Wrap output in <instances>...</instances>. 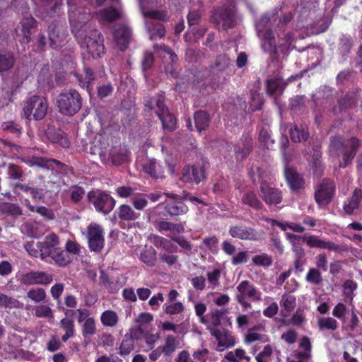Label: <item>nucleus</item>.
Masks as SVG:
<instances>
[{"mask_svg":"<svg viewBox=\"0 0 362 362\" xmlns=\"http://www.w3.org/2000/svg\"><path fill=\"white\" fill-rule=\"evenodd\" d=\"M83 14L76 19H69L71 33L81 47L86 49L93 58L100 57L105 53L104 37L96 29H91L86 21H82Z\"/></svg>","mask_w":362,"mask_h":362,"instance_id":"1","label":"nucleus"},{"mask_svg":"<svg viewBox=\"0 0 362 362\" xmlns=\"http://www.w3.org/2000/svg\"><path fill=\"white\" fill-rule=\"evenodd\" d=\"M56 103L62 115L74 116L81 109L83 98L76 90L71 89L59 94Z\"/></svg>","mask_w":362,"mask_h":362,"instance_id":"2","label":"nucleus"},{"mask_svg":"<svg viewBox=\"0 0 362 362\" xmlns=\"http://www.w3.org/2000/svg\"><path fill=\"white\" fill-rule=\"evenodd\" d=\"M48 109L47 100L40 95H33L24 103L23 112L28 120L39 121L45 118Z\"/></svg>","mask_w":362,"mask_h":362,"instance_id":"3","label":"nucleus"},{"mask_svg":"<svg viewBox=\"0 0 362 362\" xmlns=\"http://www.w3.org/2000/svg\"><path fill=\"white\" fill-rule=\"evenodd\" d=\"M144 16L149 19L146 21V25L151 40L161 38L165 35L163 25L157 20L167 21L168 13L164 11L151 10L144 13Z\"/></svg>","mask_w":362,"mask_h":362,"instance_id":"4","label":"nucleus"},{"mask_svg":"<svg viewBox=\"0 0 362 362\" xmlns=\"http://www.w3.org/2000/svg\"><path fill=\"white\" fill-rule=\"evenodd\" d=\"M87 199L93 204L98 212L108 214L115 206V200L107 192L100 190H91L87 194Z\"/></svg>","mask_w":362,"mask_h":362,"instance_id":"5","label":"nucleus"},{"mask_svg":"<svg viewBox=\"0 0 362 362\" xmlns=\"http://www.w3.org/2000/svg\"><path fill=\"white\" fill-rule=\"evenodd\" d=\"M38 23L32 16H24L15 28L18 41L21 44H28L32 35L36 32Z\"/></svg>","mask_w":362,"mask_h":362,"instance_id":"6","label":"nucleus"},{"mask_svg":"<svg viewBox=\"0 0 362 362\" xmlns=\"http://www.w3.org/2000/svg\"><path fill=\"white\" fill-rule=\"evenodd\" d=\"M163 194L172 199L165 204L164 210L168 216L177 220V217L183 216L189 211L188 206L184 203L180 194L173 192H164Z\"/></svg>","mask_w":362,"mask_h":362,"instance_id":"7","label":"nucleus"},{"mask_svg":"<svg viewBox=\"0 0 362 362\" xmlns=\"http://www.w3.org/2000/svg\"><path fill=\"white\" fill-rule=\"evenodd\" d=\"M335 185L331 180H323L315 192V199L320 206H327L334 196Z\"/></svg>","mask_w":362,"mask_h":362,"instance_id":"8","label":"nucleus"},{"mask_svg":"<svg viewBox=\"0 0 362 362\" xmlns=\"http://www.w3.org/2000/svg\"><path fill=\"white\" fill-rule=\"evenodd\" d=\"M302 240L306 242L307 245L310 247H317L320 249H327L329 251L336 252H348L349 248L346 244L337 245L331 241H325L319 239L316 235H310L307 237L305 235L302 237Z\"/></svg>","mask_w":362,"mask_h":362,"instance_id":"9","label":"nucleus"},{"mask_svg":"<svg viewBox=\"0 0 362 362\" xmlns=\"http://www.w3.org/2000/svg\"><path fill=\"white\" fill-rule=\"evenodd\" d=\"M88 246L91 251L100 252L104 247L105 239L102 227L96 223L88 227Z\"/></svg>","mask_w":362,"mask_h":362,"instance_id":"10","label":"nucleus"},{"mask_svg":"<svg viewBox=\"0 0 362 362\" xmlns=\"http://www.w3.org/2000/svg\"><path fill=\"white\" fill-rule=\"evenodd\" d=\"M13 190L18 195L20 194L19 191L30 194L35 202L44 201L46 194L43 188L36 186L34 182H16L13 185Z\"/></svg>","mask_w":362,"mask_h":362,"instance_id":"11","label":"nucleus"},{"mask_svg":"<svg viewBox=\"0 0 362 362\" xmlns=\"http://www.w3.org/2000/svg\"><path fill=\"white\" fill-rule=\"evenodd\" d=\"M49 35V47L58 49L62 47L67 37L66 30L57 23H52L47 28Z\"/></svg>","mask_w":362,"mask_h":362,"instance_id":"12","label":"nucleus"},{"mask_svg":"<svg viewBox=\"0 0 362 362\" xmlns=\"http://www.w3.org/2000/svg\"><path fill=\"white\" fill-rule=\"evenodd\" d=\"M230 64L231 60L226 54L218 55L214 64L210 66L211 79L218 83H223L226 81V77L218 74L226 71Z\"/></svg>","mask_w":362,"mask_h":362,"instance_id":"13","label":"nucleus"},{"mask_svg":"<svg viewBox=\"0 0 362 362\" xmlns=\"http://www.w3.org/2000/svg\"><path fill=\"white\" fill-rule=\"evenodd\" d=\"M211 18L216 24L223 22V27L225 30L233 28L235 22L234 11L230 8H218L214 11Z\"/></svg>","mask_w":362,"mask_h":362,"instance_id":"14","label":"nucleus"},{"mask_svg":"<svg viewBox=\"0 0 362 362\" xmlns=\"http://www.w3.org/2000/svg\"><path fill=\"white\" fill-rule=\"evenodd\" d=\"M361 145V141L358 138L355 136L351 137L348 141L346 147L342 150V158L339 166L344 168L350 165Z\"/></svg>","mask_w":362,"mask_h":362,"instance_id":"15","label":"nucleus"},{"mask_svg":"<svg viewBox=\"0 0 362 362\" xmlns=\"http://www.w3.org/2000/svg\"><path fill=\"white\" fill-rule=\"evenodd\" d=\"M361 90L357 88L356 90L349 91L346 95L338 100L337 105L332 107L334 115H338L344 111L352 109L356 106Z\"/></svg>","mask_w":362,"mask_h":362,"instance_id":"16","label":"nucleus"},{"mask_svg":"<svg viewBox=\"0 0 362 362\" xmlns=\"http://www.w3.org/2000/svg\"><path fill=\"white\" fill-rule=\"evenodd\" d=\"M21 281L24 285H47L53 281V276L42 271H31L24 274Z\"/></svg>","mask_w":362,"mask_h":362,"instance_id":"17","label":"nucleus"},{"mask_svg":"<svg viewBox=\"0 0 362 362\" xmlns=\"http://www.w3.org/2000/svg\"><path fill=\"white\" fill-rule=\"evenodd\" d=\"M259 192L261 198L268 205H276L282 201L281 192L269 186L265 181H261Z\"/></svg>","mask_w":362,"mask_h":362,"instance_id":"18","label":"nucleus"},{"mask_svg":"<svg viewBox=\"0 0 362 362\" xmlns=\"http://www.w3.org/2000/svg\"><path fill=\"white\" fill-rule=\"evenodd\" d=\"M284 175L291 190L297 191L304 188L305 180L303 175L297 172L296 168L286 165L284 168Z\"/></svg>","mask_w":362,"mask_h":362,"instance_id":"19","label":"nucleus"},{"mask_svg":"<svg viewBox=\"0 0 362 362\" xmlns=\"http://www.w3.org/2000/svg\"><path fill=\"white\" fill-rule=\"evenodd\" d=\"M228 232L234 238L248 240H255L257 239L255 230L243 224L230 226Z\"/></svg>","mask_w":362,"mask_h":362,"instance_id":"20","label":"nucleus"},{"mask_svg":"<svg viewBox=\"0 0 362 362\" xmlns=\"http://www.w3.org/2000/svg\"><path fill=\"white\" fill-rule=\"evenodd\" d=\"M132 32L129 28L122 25L114 31V39L121 51H124L129 46Z\"/></svg>","mask_w":362,"mask_h":362,"instance_id":"21","label":"nucleus"},{"mask_svg":"<svg viewBox=\"0 0 362 362\" xmlns=\"http://www.w3.org/2000/svg\"><path fill=\"white\" fill-rule=\"evenodd\" d=\"M239 292L236 296V298L243 296V298L247 297L252 298L253 300H260L261 296L255 286L250 284L247 280L243 281L237 287Z\"/></svg>","mask_w":362,"mask_h":362,"instance_id":"22","label":"nucleus"},{"mask_svg":"<svg viewBox=\"0 0 362 362\" xmlns=\"http://www.w3.org/2000/svg\"><path fill=\"white\" fill-rule=\"evenodd\" d=\"M210 333L212 336L215 337L218 340V345L228 348L233 346L235 344V338L230 334L228 330L224 329L223 332L219 329H212L209 327Z\"/></svg>","mask_w":362,"mask_h":362,"instance_id":"23","label":"nucleus"},{"mask_svg":"<svg viewBox=\"0 0 362 362\" xmlns=\"http://www.w3.org/2000/svg\"><path fill=\"white\" fill-rule=\"evenodd\" d=\"M14 52L7 49H0V73L11 70L16 63Z\"/></svg>","mask_w":362,"mask_h":362,"instance_id":"24","label":"nucleus"},{"mask_svg":"<svg viewBox=\"0 0 362 362\" xmlns=\"http://www.w3.org/2000/svg\"><path fill=\"white\" fill-rule=\"evenodd\" d=\"M45 134L47 138L52 143L59 144L64 146L68 145L66 139L63 137L64 132L59 127L48 124Z\"/></svg>","mask_w":362,"mask_h":362,"instance_id":"25","label":"nucleus"},{"mask_svg":"<svg viewBox=\"0 0 362 362\" xmlns=\"http://www.w3.org/2000/svg\"><path fill=\"white\" fill-rule=\"evenodd\" d=\"M289 132L290 137L294 143L306 141L310 136V133L306 126H298L296 124H291Z\"/></svg>","mask_w":362,"mask_h":362,"instance_id":"26","label":"nucleus"},{"mask_svg":"<svg viewBox=\"0 0 362 362\" xmlns=\"http://www.w3.org/2000/svg\"><path fill=\"white\" fill-rule=\"evenodd\" d=\"M286 86L287 82L280 77L269 78L266 81L267 93L269 95L275 93L281 95Z\"/></svg>","mask_w":362,"mask_h":362,"instance_id":"27","label":"nucleus"},{"mask_svg":"<svg viewBox=\"0 0 362 362\" xmlns=\"http://www.w3.org/2000/svg\"><path fill=\"white\" fill-rule=\"evenodd\" d=\"M259 37H262V47L265 52H273L274 54L277 52L275 37L272 29H267L261 33Z\"/></svg>","mask_w":362,"mask_h":362,"instance_id":"28","label":"nucleus"},{"mask_svg":"<svg viewBox=\"0 0 362 362\" xmlns=\"http://www.w3.org/2000/svg\"><path fill=\"white\" fill-rule=\"evenodd\" d=\"M117 214L119 219L123 221L132 222L139 218L140 213L134 210L127 204H122L117 210Z\"/></svg>","mask_w":362,"mask_h":362,"instance_id":"29","label":"nucleus"},{"mask_svg":"<svg viewBox=\"0 0 362 362\" xmlns=\"http://www.w3.org/2000/svg\"><path fill=\"white\" fill-rule=\"evenodd\" d=\"M252 150V139L246 136L242 139V146L237 145L234 148L237 159L243 160L246 158Z\"/></svg>","mask_w":362,"mask_h":362,"instance_id":"30","label":"nucleus"},{"mask_svg":"<svg viewBox=\"0 0 362 362\" xmlns=\"http://www.w3.org/2000/svg\"><path fill=\"white\" fill-rule=\"evenodd\" d=\"M144 171L152 177L158 179L165 177L164 167L156 163L155 159H150L144 165Z\"/></svg>","mask_w":362,"mask_h":362,"instance_id":"31","label":"nucleus"},{"mask_svg":"<svg viewBox=\"0 0 362 362\" xmlns=\"http://www.w3.org/2000/svg\"><path fill=\"white\" fill-rule=\"evenodd\" d=\"M205 169L202 165H194L192 170V177L189 175V171L187 173H183L182 180L194 182L199 184L202 180L205 179Z\"/></svg>","mask_w":362,"mask_h":362,"instance_id":"32","label":"nucleus"},{"mask_svg":"<svg viewBox=\"0 0 362 362\" xmlns=\"http://www.w3.org/2000/svg\"><path fill=\"white\" fill-rule=\"evenodd\" d=\"M139 259L148 267H152L157 261V252L152 246L146 245L140 252Z\"/></svg>","mask_w":362,"mask_h":362,"instance_id":"33","label":"nucleus"},{"mask_svg":"<svg viewBox=\"0 0 362 362\" xmlns=\"http://www.w3.org/2000/svg\"><path fill=\"white\" fill-rule=\"evenodd\" d=\"M241 202L243 204L247 205L256 211L261 210L263 207L262 203L254 191L245 192L242 196Z\"/></svg>","mask_w":362,"mask_h":362,"instance_id":"34","label":"nucleus"},{"mask_svg":"<svg viewBox=\"0 0 362 362\" xmlns=\"http://www.w3.org/2000/svg\"><path fill=\"white\" fill-rule=\"evenodd\" d=\"M195 127L199 132L206 130L211 122L209 113L204 110H199L195 112L194 115Z\"/></svg>","mask_w":362,"mask_h":362,"instance_id":"35","label":"nucleus"},{"mask_svg":"<svg viewBox=\"0 0 362 362\" xmlns=\"http://www.w3.org/2000/svg\"><path fill=\"white\" fill-rule=\"evenodd\" d=\"M25 163L30 166L37 165L41 168H49L52 163H55L59 168H66L65 164L55 159H45L40 157H33L32 159L25 160Z\"/></svg>","mask_w":362,"mask_h":362,"instance_id":"36","label":"nucleus"},{"mask_svg":"<svg viewBox=\"0 0 362 362\" xmlns=\"http://www.w3.org/2000/svg\"><path fill=\"white\" fill-rule=\"evenodd\" d=\"M25 163L30 166L37 165L41 168H49L52 163H55L59 168H66L65 164L55 159H45L40 157H33L32 159L25 160Z\"/></svg>","mask_w":362,"mask_h":362,"instance_id":"37","label":"nucleus"},{"mask_svg":"<svg viewBox=\"0 0 362 362\" xmlns=\"http://www.w3.org/2000/svg\"><path fill=\"white\" fill-rule=\"evenodd\" d=\"M0 212L3 214L11 216L14 218L23 215V209L18 204L2 202L0 204Z\"/></svg>","mask_w":362,"mask_h":362,"instance_id":"38","label":"nucleus"},{"mask_svg":"<svg viewBox=\"0 0 362 362\" xmlns=\"http://www.w3.org/2000/svg\"><path fill=\"white\" fill-rule=\"evenodd\" d=\"M346 144L344 142V139L341 136H334L330 138V142L329 146V152L332 155H334L339 157L342 150L346 147Z\"/></svg>","mask_w":362,"mask_h":362,"instance_id":"39","label":"nucleus"},{"mask_svg":"<svg viewBox=\"0 0 362 362\" xmlns=\"http://www.w3.org/2000/svg\"><path fill=\"white\" fill-rule=\"evenodd\" d=\"M164 131L173 132L177 129V119L170 112L158 116Z\"/></svg>","mask_w":362,"mask_h":362,"instance_id":"40","label":"nucleus"},{"mask_svg":"<svg viewBox=\"0 0 362 362\" xmlns=\"http://www.w3.org/2000/svg\"><path fill=\"white\" fill-rule=\"evenodd\" d=\"M59 243V237L55 233H51L45 237V240L42 242H38L37 247L40 252L41 250H49L58 247Z\"/></svg>","mask_w":362,"mask_h":362,"instance_id":"41","label":"nucleus"},{"mask_svg":"<svg viewBox=\"0 0 362 362\" xmlns=\"http://www.w3.org/2000/svg\"><path fill=\"white\" fill-rule=\"evenodd\" d=\"M317 326L320 331H334L338 327V322L331 317H321L317 320Z\"/></svg>","mask_w":362,"mask_h":362,"instance_id":"42","label":"nucleus"},{"mask_svg":"<svg viewBox=\"0 0 362 362\" xmlns=\"http://www.w3.org/2000/svg\"><path fill=\"white\" fill-rule=\"evenodd\" d=\"M0 307L9 309L21 308L23 307V303L6 294L0 293Z\"/></svg>","mask_w":362,"mask_h":362,"instance_id":"43","label":"nucleus"},{"mask_svg":"<svg viewBox=\"0 0 362 362\" xmlns=\"http://www.w3.org/2000/svg\"><path fill=\"white\" fill-rule=\"evenodd\" d=\"M353 46V40L350 36L343 35L339 42L338 51L342 57H346Z\"/></svg>","mask_w":362,"mask_h":362,"instance_id":"44","label":"nucleus"},{"mask_svg":"<svg viewBox=\"0 0 362 362\" xmlns=\"http://www.w3.org/2000/svg\"><path fill=\"white\" fill-rule=\"evenodd\" d=\"M121 123L122 127L125 129L130 127L136 119L134 110L132 109H124L121 110Z\"/></svg>","mask_w":362,"mask_h":362,"instance_id":"45","label":"nucleus"},{"mask_svg":"<svg viewBox=\"0 0 362 362\" xmlns=\"http://www.w3.org/2000/svg\"><path fill=\"white\" fill-rule=\"evenodd\" d=\"M178 341L173 335H168L165 340V345L161 349L165 356H170L176 349Z\"/></svg>","mask_w":362,"mask_h":362,"instance_id":"46","label":"nucleus"},{"mask_svg":"<svg viewBox=\"0 0 362 362\" xmlns=\"http://www.w3.org/2000/svg\"><path fill=\"white\" fill-rule=\"evenodd\" d=\"M100 18L107 22H114L120 18L119 11L113 7L104 8L100 12Z\"/></svg>","mask_w":362,"mask_h":362,"instance_id":"47","label":"nucleus"},{"mask_svg":"<svg viewBox=\"0 0 362 362\" xmlns=\"http://www.w3.org/2000/svg\"><path fill=\"white\" fill-rule=\"evenodd\" d=\"M251 102L250 107L251 112H254L257 110H261L264 105L263 96L255 90H251Z\"/></svg>","mask_w":362,"mask_h":362,"instance_id":"48","label":"nucleus"},{"mask_svg":"<svg viewBox=\"0 0 362 362\" xmlns=\"http://www.w3.org/2000/svg\"><path fill=\"white\" fill-rule=\"evenodd\" d=\"M343 295L344 296V300L347 301L348 300L350 302H352L354 295L353 292L356 289L357 284L353 280H346L343 284Z\"/></svg>","mask_w":362,"mask_h":362,"instance_id":"49","label":"nucleus"},{"mask_svg":"<svg viewBox=\"0 0 362 362\" xmlns=\"http://www.w3.org/2000/svg\"><path fill=\"white\" fill-rule=\"evenodd\" d=\"M27 207L29 209L30 211L38 213L47 220H53L55 218L53 211L45 206H42L39 207H35L31 205L30 203H28L27 204Z\"/></svg>","mask_w":362,"mask_h":362,"instance_id":"50","label":"nucleus"},{"mask_svg":"<svg viewBox=\"0 0 362 362\" xmlns=\"http://www.w3.org/2000/svg\"><path fill=\"white\" fill-rule=\"evenodd\" d=\"M134 341L129 337V334L124 335V338L122 341L119 346V354L122 356H127L134 349Z\"/></svg>","mask_w":362,"mask_h":362,"instance_id":"51","label":"nucleus"},{"mask_svg":"<svg viewBox=\"0 0 362 362\" xmlns=\"http://www.w3.org/2000/svg\"><path fill=\"white\" fill-rule=\"evenodd\" d=\"M83 71L85 74L84 81H83L81 79V77H79L78 75H77V78H78V80L81 86L83 87H86V88L88 90L90 84H91V82L93 80H95V72L93 71V70L91 68L87 67V66L84 67Z\"/></svg>","mask_w":362,"mask_h":362,"instance_id":"52","label":"nucleus"},{"mask_svg":"<svg viewBox=\"0 0 362 362\" xmlns=\"http://www.w3.org/2000/svg\"><path fill=\"white\" fill-rule=\"evenodd\" d=\"M96 332L95 320L93 317L87 318L82 327L83 336L86 338L93 335Z\"/></svg>","mask_w":362,"mask_h":362,"instance_id":"53","label":"nucleus"},{"mask_svg":"<svg viewBox=\"0 0 362 362\" xmlns=\"http://www.w3.org/2000/svg\"><path fill=\"white\" fill-rule=\"evenodd\" d=\"M228 313V310L226 308H221V310H216L211 312V325L208 327L212 329L215 327H218L221 324V318L226 313Z\"/></svg>","mask_w":362,"mask_h":362,"instance_id":"54","label":"nucleus"},{"mask_svg":"<svg viewBox=\"0 0 362 362\" xmlns=\"http://www.w3.org/2000/svg\"><path fill=\"white\" fill-rule=\"evenodd\" d=\"M305 279L308 282L314 285H320L322 282V277L319 269L311 268L309 269Z\"/></svg>","mask_w":362,"mask_h":362,"instance_id":"55","label":"nucleus"},{"mask_svg":"<svg viewBox=\"0 0 362 362\" xmlns=\"http://www.w3.org/2000/svg\"><path fill=\"white\" fill-rule=\"evenodd\" d=\"M271 21V15L269 13H264L258 21L255 23L256 30L258 36H260L261 33L266 30L267 27L269 25Z\"/></svg>","mask_w":362,"mask_h":362,"instance_id":"56","label":"nucleus"},{"mask_svg":"<svg viewBox=\"0 0 362 362\" xmlns=\"http://www.w3.org/2000/svg\"><path fill=\"white\" fill-rule=\"evenodd\" d=\"M101 322L104 325L112 327L117 322V314L112 310L105 311L101 315Z\"/></svg>","mask_w":362,"mask_h":362,"instance_id":"57","label":"nucleus"},{"mask_svg":"<svg viewBox=\"0 0 362 362\" xmlns=\"http://www.w3.org/2000/svg\"><path fill=\"white\" fill-rule=\"evenodd\" d=\"M53 260L58 266L65 267L72 261V257L67 252L62 249L59 254L57 255L56 258L53 259Z\"/></svg>","mask_w":362,"mask_h":362,"instance_id":"58","label":"nucleus"},{"mask_svg":"<svg viewBox=\"0 0 362 362\" xmlns=\"http://www.w3.org/2000/svg\"><path fill=\"white\" fill-rule=\"evenodd\" d=\"M23 175V171L21 166L13 163L8 165V175L11 180H20Z\"/></svg>","mask_w":362,"mask_h":362,"instance_id":"59","label":"nucleus"},{"mask_svg":"<svg viewBox=\"0 0 362 362\" xmlns=\"http://www.w3.org/2000/svg\"><path fill=\"white\" fill-rule=\"evenodd\" d=\"M245 351L242 349H236L234 351L228 352L224 358L230 362H240L245 357Z\"/></svg>","mask_w":362,"mask_h":362,"instance_id":"60","label":"nucleus"},{"mask_svg":"<svg viewBox=\"0 0 362 362\" xmlns=\"http://www.w3.org/2000/svg\"><path fill=\"white\" fill-rule=\"evenodd\" d=\"M27 296L36 303L42 301L46 297L45 291L42 288L31 289L27 293Z\"/></svg>","mask_w":362,"mask_h":362,"instance_id":"61","label":"nucleus"},{"mask_svg":"<svg viewBox=\"0 0 362 362\" xmlns=\"http://www.w3.org/2000/svg\"><path fill=\"white\" fill-rule=\"evenodd\" d=\"M252 261L255 264L263 267H269L273 262L272 257L265 253L255 256Z\"/></svg>","mask_w":362,"mask_h":362,"instance_id":"62","label":"nucleus"},{"mask_svg":"<svg viewBox=\"0 0 362 362\" xmlns=\"http://www.w3.org/2000/svg\"><path fill=\"white\" fill-rule=\"evenodd\" d=\"M155 57L151 52H145L141 62L142 71L146 73L151 69L154 64Z\"/></svg>","mask_w":362,"mask_h":362,"instance_id":"63","label":"nucleus"},{"mask_svg":"<svg viewBox=\"0 0 362 362\" xmlns=\"http://www.w3.org/2000/svg\"><path fill=\"white\" fill-rule=\"evenodd\" d=\"M163 310L165 313L169 315L179 314L184 310V306L180 302H177L169 305L165 304L163 305Z\"/></svg>","mask_w":362,"mask_h":362,"instance_id":"64","label":"nucleus"}]
</instances>
